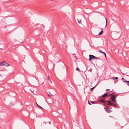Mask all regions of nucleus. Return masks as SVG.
<instances>
[{"instance_id": "obj_1", "label": "nucleus", "mask_w": 129, "mask_h": 129, "mask_svg": "<svg viewBox=\"0 0 129 129\" xmlns=\"http://www.w3.org/2000/svg\"><path fill=\"white\" fill-rule=\"evenodd\" d=\"M100 101L104 103V104L105 105H108V100H105L104 99H101Z\"/></svg>"}, {"instance_id": "obj_2", "label": "nucleus", "mask_w": 129, "mask_h": 129, "mask_svg": "<svg viewBox=\"0 0 129 129\" xmlns=\"http://www.w3.org/2000/svg\"><path fill=\"white\" fill-rule=\"evenodd\" d=\"M116 98V95H113L112 96H111L110 99L112 101L114 102H115V100Z\"/></svg>"}, {"instance_id": "obj_3", "label": "nucleus", "mask_w": 129, "mask_h": 129, "mask_svg": "<svg viewBox=\"0 0 129 129\" xmlns=\"http://www.w3.org/2000/svg\"><path fill=\"white\" fill-rule=\"evenodd\" d=\"M89 61L91 60V59H95V58H96V57L94 56V55H89Z\"/></svg>"}, {"instance_id": "obj_4", "label": "nucleus", "mask_w": 129, "mask_h": 129, "mask_svg": "<svg viewBox=\"0 0 129 129\" xmlns=\"http://www.w3.org/2000/svg\"><path fill=\"white\" fill-rule=\"evenodd\" d=\"M104 109L106 110V111L108 113H110L112 111L109 110V109H112V108H110L109 109L107 108H104Z\"/></svg>"}, {"instance_id": "obj_5", "label": "nucleus", "mask_w": 129, "mask_h": 129, "mask_svg": "<svg viewBox=\"0 0 129 129\" xmlns=\"http://www.w3.org/2000/svg\"><path fill=\"white\" fill-rule=\"evenodd\" d=\"M108 105H113L116 106H117L116 105L114 104L113 103H111V101L109 100H108Z\"/></svg>"}, {"instance_id": "obj_6", "label": "nucleus", "mask_w": 129, "mask_h": 129, "mask_svg": "<svg viewBox=\"0 0 129 129\" xmlns=\"http://www.w3.org/2000/svg\"><path fill=\"white\" fill-rule=\"evenodd\" d=\"M73 129H80L79 128L78 126H76L75 125L73 126Z\"/></svg>"}, {"instance_id": "obj_7", "label": "nucleus", "mask_w": 129, "mask_h": 129, "mask_svg": "<svg viewBox=\"0 0 129 129\" xmlns=\"http://www.w3.org/2000/svg\"><path fill=\"white\" fill-rule=\"evenodd\" d=\"M108 95V93H105V94H103V95L102 96V98L104 97H106V96H107Z\"/></svg>"}, {"instance_id": "obj_8", "label": "nucleus", "mask_w": 129, "mask_h": 129, "mask_svg": "<svg viewBox=\"0 0 129 129\" xmlns=\"http://www.w3.org/2000/svg\"><path fill=\"white\" fill-rule=\"evenodd\" d=\"M122 80L123 82H126V81H126L125 79L123 78H122Z\"/></svg>"}, {"instance_id": "obj_9", "label": "nucleus", "mask_w": 129, "mask_h": 129, "mask_svg": "<svg viewBox=\"0 0 129 129\" xmlns=\"http://www.w3.org/2000/svg\"><path fill=\"white\" fill-rule=\"evenodd\" d=\"M4 63H5V61H4L3 62H1L0 63L1 65V66H4V65H5V63L4 64Z\"/></svg>"}, {"instance_id": "obj_10", "label": "nucleus", "mask_w": 129, "mask_h": 129, "mask_svg": "<svg viewBox=\"0 0 129 129\" xmlns=\"http://www.w3.org/2000/svg\"><path fill=\"white\" fill-rule=\"evenodd\" d=\"M4 66L6 67H8L9 66V65L8 63H5V65H4Z\"/></svg>"}, {"instance_id": "obj_11", "label": "nucleus", "mask_w": 129, "mask_h": 129, "mask_svg": "<svg viewBox=\"0 0 129 129\" xmlns=\"http://www.w3.org/2000/svg\"><path fill=\"white\" fill-rule=\"evenodd\" d=\"M103 33V31L102 30L99 33L98 35H101Z\"/></svg>"}, {"instance_id": "obj_12", "label": "nucleus", "mask_w": 129, "mask_h": 129, "mask_svg": "<svg viewBox=\"0 0 129 129\" xmlns=\"http://www.w3.org/2000/svg\"><path fill=\"white\" fill-rule=\"evenodd\" d=\"M105 19L106 20V23L105 26V27H106L107 26V20L106 18V17H105Z\"/></svg>"}, {"instance_id": "obj_13", "label": "nucleus", "mask_w": 129, "mask_h": 129, "mask_svg": "<svg viewBox=\"0 0 129 129\" xmlns=\"http://www.w3.org/2000/svg\"><path fill=\"white\" fill-rule=\"evenodd\" d=\"M99 52H100L101 53H104V52H102V50H99Z\"/></svg>"}, {"instance_id": "obj_14", "label": "nucleus", "mask_w": 129, "mask_h": 129, "mask_svg": "<svg viewBox=\"0 0 129 129\" xmlns=\"http://www.w3.org/2000/svg\"><path fill=\"white\" fill-rule=\"evenodd\" d=\"M76 70H78L79 71H80V70L79 69V68L78 67H77L76 68Z\"/></svg>"}, {"instance_id": "obj_15", "label": "nucleus", "mask_w": 129, "mask_h": 129, "mask_svg": "<svg viewBox=\"0 0 129 129\" xmlns=\"http://www.w3.org/2000/svg\"><path fill=\"white\" fill-rule=\"evenodd\" d=\"M78 21V22L79 23H81V20Z\"/></svg>"}, {"instance_id": "obj_16", "label": "nucleus", "mask_w": 129, "mask_h": 129, "mask_svg": "<svg viewBox=\"0 0 129 129\" xmlns=\"http://www.w3.org/2000/svg\"><path fill=\"white\" fill-rule=\"evenodd\" d=\"M36 104H37V106L38 107H39L40 108H41L42 109H43V108L41 107L40 106V105H39L37 103H36Z\"/></svg>"}, {"instance_id": "obj_17", "label": "nucleus", "mask_w": 129, "mask_h": 129, "mask_svg": "<svg viewBox=\"0 0 129 129\" xmlns=\"http://www.w3.org/2000/svg\"><path fill=\"white\" fill-rule=\"evenodd\" d=\"M95 87V86L94 87H93L91 88H90L91 90L92 91L94 88Z\"/></svg>"}, {"instance_id": "obj_18", "label": "nucleus", "mask_w": 129, "mask_h": 129, "mask_svg": "<svg viewBox=\"0 0 129 129\" xmlns=\"http://www.w3.org/2000/svg\"><path fill=\"white\" fill-rule=\"evenodd\" d=\"M96 102H94V101H91V102L92 103H95Z\"/></svg>"}, {"instance_id": "obj_19", "label": "nucleus", "mask_w": 129, "mask_h": 129, "mask_svg": "<svg viewBox=\"0 0 129 129\" xmlns=\"http://www.w3.org/2000/svg\"><path fill=\"white\" fill-rule=\"evenodd\" d=\"M114 94V93H112V94H110V96H112V94Z\"/></svg>"}, {"instance_id": "obj_20", "label": "nucleus", "mask_w": 129, "mask_h": 129, "mask_svg": "<svg viewBox=\"0 0 129 129\" xmlns=\"http://www.w3.org/2000/svg\"><path fill=\"white\" fill-rule=\"evenodd\" d=\"M96 58H95V59H99V60L101 59L100 58H98V57H96Z\"/></svg>"}, {"instance_id": "obj_21", "label": "nucleus", "mask_w": 129, "mask_h": 129, "mask_svg": "<svg viewBox=\"0 0 129 129\" xmlns=\"http://www.w3.org/2000/svg\"><path fill=\"white\" fill-rule=\"evenodd\" d=\"M103 53L104 54V55H105V56L106 57V54L105 53V52H104V53Z\"/></svg>"}, {"instance_id": "obj_22", "label": "nucleus", "mask_w": 129, "mask_h": 129, "mask_svg": "<svg viewBox=\"0 0 129 129\" xmlns=\"http://www.w3.org/2000/svg\"><path fill=\"white\" fill-rule=\"evenodd\" d=\"M114 79H118V78L117 77H116Z\"/></svg>"}, {"instance_id": "obj_23", "label": "nucleus", "mask_w": 129, "mask_h": 129, "mask_svg": "<svg viewBox=\"0 0 129 129\" xmlns=\"http://www.w3.org/2000/svg\"><path fill=\"white\" fill-rule=\"evenodd\" d=\"M88 104H89V105H91V103H90L89 102V101H88Z\"/></svg>"}, {"instance_id": "obj_24", "label": "nucleus", "mask_w": 129, "mask_h": 129, "mask_svg": "<svg viewBox=\"0 0 129 129\" xmlns=\"http://www.w3.org/2000/svg\"><path fill=\"white\" fill-rule=\"evenodd\" d=\"M126 82H127L126 83H129V80L128 81H126Z\"/></svg>"}, {"instance_id": "obj_25", "label": "nucleus", "mask_w": 129, "mask_h": 129, "mask_svg": "<svg viewBox=\"0 0 129 129\" xmlns=\"http://www.w3.org/2000/svg\"><path fill=\"white\" fill-rule=\"evenodd\" d=\"M107 90H110V89H107L106 90V91H107Z\"/></svg>"}, {"instance_id": "obj_26", "label": "nucleus", "mask_w": 129, "mask_h": 129, "mask_svg": "<svg viewBox=\"0 0 129 129\" xmlns=\"http://www.w3.org/2000/svg\"><path fill=\"white\" fill-rule=\"evenodd\" d=\"M48 96H50V97L51 96L49 94H48Z\"/></svg>"}, {"instance_id": "obj_27", "label": "nucleus", "mask_w": 129, "mask_h": 129, "mask_svg": "<svg viewBox=\"0 0 129 129\" xmlns=\"http://www.w3.org/2000/svg\"><path fill=\"white\" fill-rule=\"evenodd\" d=\"M127 85H128V86H129V83L128 84H127Z\"/></svg>"}, {"instance_id": "obj_28", "label": "nucleus", "mask_w": 129, "mask_h": 129, "mask_svg": "<svg viewBox=\"0 0 129 129\" xmlns=\"http://www.w3.org/2000/svg\"><path fill=\"white\" fill-rule=\"evenodd\" d=\"M21 105H22V103H21Z\"/></svg>"}, {"instance_id": "obj_29", "label": "nucleus", "mask_w": 129, "mask_h": 129, "mask_svg": "<svg viewBox=\"0 0 129 129\" xmlns=\"http://www.w3.org/2000/svg\"><path fill=\"white\" fill-rule=\"evenodd\" d=\"M48 79H49V77H48Z\"/></svg>"}, {"instance_id": "obj_30", "label": "nucleus", "mask_w": 129, "mask_h": 129, "mask_svg": "<svg viewBox=\"0 0 129 129\" xmlns=\"http://www.w3.org/2000/svg\"><path fill=\"white\" fill-rule=\"evenodd\" d=\"M0 49H3V48H0Z\"/></svg>"}, {"instance_id": "obj_31", "label": "nucleus", "mask_w": 129, "mask_h": 129, "mask_svg": "<svg viewBox=\"0 0 129 129\" xmlns=\"http://www.w3.org/2000/svg\"><path fill=\"white\" fill-rule=\"evenodd\" d=\"M50 122H49V124H50Z\"/></svg>"}, {"instance_id": "obj_32", "label": "nucleus", "mask_w": 129, "mask_h": 129, "mask_svg": "<svg viewBox=\"0 0 129 129\" xmlns=\"http://www.w3.org/2000/svg\"><path fill=\"white\" fill-rule=\"evenodd\" d=\"M73 55H74V54H73Z\"/></svg>"}, {"instance_id": "obj_33", "label": "nucleus", "mask_w": 129, "mask_h": 129, "mask_svg": "<svg viewBox=\"0 0 129 129\" xmlns=\"http://www.w3.org/2000/svg\"><path fill=\"white\" fill-rule=\"evenodd\" d=\"M42 25L43 26H44H44H43V25Z\"/></svg>"}]
</instances>
